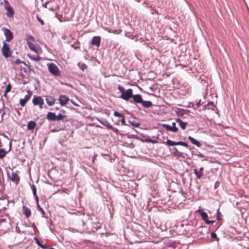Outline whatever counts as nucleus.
<instances>
[{
    "mask_svg": "<svg viewBox=\"0 0 249 249\" xmlns=\"http://www.w3.org/2000/svg\"><path fill=\"white\" fill-rule=\"evenodd\" d=\"M4 8L6 11V16L8 18L13 17L15 14V11L14 9L10 6L9 2L7 0H4Z\"/></svg>",
    "mask_w": 249,
    "mask_h": 249,
    "instance_id": "39448f33",
    "label": "nucleus"
},
{
    "mask_svg": "<svg viewBox=\"0 0 249 249\" xmlns=\"http://www.w3.org/2000/svg\"><path fill=\"white\" fill-rule=\"evenodd\" d=\"M196 212H198L200 214V215L202 217V210H201V209H198L197 211H196Z\"/></svg>",
    "mask_w": 249,
    "mask_h": 249,
    "instance_id": "c03bdc74",
    "label": "nucleus"
},
{
    "mask_svg": "<svg viewBox=\"0 0 249 249\" xmlns=\"http://www.w3.org/2000/svg\"><path fill=\"white\" fill-rule=\"evenodd\" d=\"M133 96V90L131 89H129L125 90L123 94H121V98L124 100H128L129 98Z\"/></svg>",
    "mask_w": 249,
    "mask_h": 249,
    "instance_id": "6e6552de",
    "label": "nucleus"
},
{
    "mask_svg": "<svg viewBox=\"0 0 249 249\" xmlns=\"http://www.w3.org/2000/svg\"><path fill=\"white\" fill-rule=\"evenodd\" d=\"M114 115L116 117H123L124 116V115L121 113H120L119 112H118V111H115L114 113Z\"/></svg>",
    "mask_w": 249,
    "mask_h": 249,
    "instance_id": "58836bf2",
    "label": "nucleus"
},
{
    "mask_svg": "<svg viewBox=\"0 0 249 249\" xmlns=\"http://www.w3.org/2000/svg\"><path fill=\"white\" fill-rule=\"evenodd\" d=\"M51 249H53V248H51Z\"/></svg>",
    "mask_w": 249,
    "mask_h": 249,
    "instance_id": "3c124183",
    "label": "nucleus"
},
{
    "mask_svg": "<svg viewBox=\"0 0 249 249\" xmlns=\"http://www.w3.org/2000/svg\"><path fill=\"white\" fill-rule=\"evenodd\" d=\"M22 210L23 213L25 217L28 218L31 215L32 212L31 210L25 206H23Z\"/></svg>",
    "mask_w": 249,
    "mask_h": 249,
    "instance_id": "4468645a",
    "label": "nucleus"
},
{
    "mask_svg": "<svg viewBox=\"0 0 249 249\" xmlns=\"http://www.w3.org/2000/svg\"><path fill=\"white\" fill-rule=\"evenodd\" d=\"M27 56L33 60L36 61H39L41 58L40 56H39L38 55H32L31 54L28 53L27 54Z\"/></svg>",
    "mask_w": 249,
    "mask_h": 249,
    "instance_id": "6ab92c4d",
    "label": "nucleus"
},
{
    "mask_svg": "<svg viewBox=\"0 0 249 249\" xmlns=\"http://www.w3.org/2000/svg\"><path fill=\"white\" fill-rule=\"evenodd\" d=\"M32 102L34 106L38 105L40 109L43 108V105L44 104V102L42 97L34 95Z\"/></svg>",
    "mask_w": 249,
    "mask_h": 249,
    "instance_id": "423d86ee",
    "label": "nucleus"
},
{
    "mask_svg": "<svg viewBox=\"0 0 249 249\" xmlns=\"http://www.w3.org/2000/svg\"><path fill=\"white\" fill-rule=\"evenodd\" d=\"M201 102V100H199L198 102L197 103H196V105H197V106L198 107L199 106V104Z\"/></svg>",
    "mask_w": 249,
    "mask_h": 249,
    "instance_id": "49530a36",
    "label": "nucleus"
},
{
    "mask_svg": "<svg viewBox=\"0 0 249 249\" xmlns=\"http://www.w3.org/2000/svg\"><path fill=\"white\" fill-rule=\"evenodd\" d=\"M208 216L207 213L203 212V220H205L206 223L208 224L213 223V221L208 220Z\"/></svg>",
    "mask_w": 249,
    "mask_h": 249,
    "instance_id": "393cba45",
    "label": "nucleus"
},
{
    "mask_svg": "<svg viewBox=\"0 0 249 249\" xmlns=\"http://www.w3.org/2000/svg\"><path fill=\"white\" fill-rule=\"evenodd\" d=\"M36 126V122L33 121H31L28 123L27 124V128L29 130H33L35 128Z\"/></svg>",
    "mask_w": 249,
    "mask_h": 249,
    "instance_id": "412c9836",
    "label": "nucleus"
},
{
    "mask_svg": "<svg viewBox=\"0 0 249 249\" xmlns=\"http://www.w3.org/2000/svg\"><path fill=\"white\" fill-rule=\"evenodd\" d=\"M101 41V36H95L92 37L91 41V44L93 46H95L97 47H99L100 45Z\"/></svg>",
    "mask_w": 249,
    "mask_h": 249,
    "instance_id": "9b49d317",
    "label": "nucleus"
},
{
    "mask_svg": "<svg viewBox=\"0 0 249 249\" xmlns=\"http://www.w3.org/2000/svg\"><path fill=\"white\" fill-rule=\"evenodd\" d=\"M16 230H17V231H18V230H19V229H18V228H16Z\"/></svg>",
    "mask_w": 249,
    "mask_h": 249,
    "instance_id": "de8ad7c7",
    "label": "nucleus"
},
{
    "mask_svg": "<svg viewBox=\"0 0 249 249\" xmlns=\"http://www.w3.org/2000/svg\"><path fill=\"white\" fill-rule=\"evenodd\" d=\"M211 236L212 238H215L217 237L216 234L214 232H212Z\"/></svg>",
    "mask_w": 249,
    "mask_h": 249,
    "instance_id": "37998d69",
    "label": "nucleus"
},
{
    "mask_svg": "<svg viewBox=\"0 0 249 249\" xmlns=\"http://www.w3.org/2000/svg\"><path fill=\"white\" fill-rule=\"evenodd\" d=\"M177 142L172 141L170 140H168L165 143L166 144L169 146H174L177 145Z\"/></svg>",
    "mask_w": 249,
    "mask_h": 249,
    "instance_id": "c85d7f7f",
    "label": "nucleus"
},
{
    "mask_svg": "<svg viewBox=\"0 0 249 249\" xmlns=\"http://www.w3.org/2000/svg\"><path fill=\"white\" fill-rule=\"evenodd\" d=\"M59 101L62 106L66 105L69 101V98L66 95H61L59 97Z\"/></svg>",
    "mask_w": 249,
    "mask_h": 249,
    "instance_id": "ddd939ff",
    "label": "nucleus"
},
{
    "mask_svg": "<svg viewBox=\"0 0 249 249\" xmlns=\"http://www.w3.org/2000/svg\"><path fill=\"white\" fill-rule=\"evenodd\" d=\"M36 243L38 244V246H39L41 248H42V249H46V247L45 245H43L42 244H41L39 241L37 239H36Z\"/></svg>",
    "mask_w": 249,
    "mask_h": 249,
    "instance_id": "4c0bfd02",
    "label": "nucleus"
},
{
    "mask_svg": "<svg viewBox=\"0 0 249 249\" xmlns=\"http://www.w3.org/2000/svg\"><path fill=\"white\" fill-rule=\"evenodd\" d=\"M65 117V116L61 114H59L57 116H56V120H61L63 119V118Z\"/></svg>",
    "mask_w": 249,
    "mask_h": 249,
    "instance_id": "e433bc0d",
    "label": "nucleus"
},
{
    "mask_svg": "<svg viewBox=\"0 0 249 249\" xmlns=\"http://www.w3.org/2000/svg\"><path fill=\"white\" fill-rule=\"evenodd\" d=\"M2 30L6 37V39L5 40V42L11 41L14 38V35L13 33L9 29L6 28L5 27H3L2 28Z\"/></svg>",
    "mask_w": 249,
    "mask_h": 249,
    "instance_id": "0eeeda50",
    "label": "nucleus"
},
{
    "mask_svg": "<svg viewBox=\"0 0 249 249\" xmlns=\"http://www.w3.org/2000/svg\"><path fill=\"white\" fill-rule=\"evenodd\" d=\"M13 52L10 49V45L6 43L5 41L3 42V45L1 48V53L5 58L9 57L12 53Z\"/></svg>",
    "mask_w": 249,
    "mask_h": 249,
    "instance_id": "20e7f679",
    "label": "nucleus"
},
{
    "mask_svg": "<svg viewBox=\"0 0 249 249\" xmlns=\"http://www.w3.org/2000/svg\"><path fill=\"white\" fill-rule=\"evenodd\" d=\"M211 82V79H209V81H207L206 83L207 84V87L206 89V94L204 96V98L208 102L207 105H205L203 107L205 110L206 109H212L214 110L215 108V105L213 101L215 98L217 97V96L212 91L211 89H208V85L209 83Z\"/></svg>",
    "mask_w": 249,
    "mask_h": 249,
    "instance_id": "f257e3e1",
    "label": "nucleus"
},
{
    "mask_svg": "<svg viewBox=\"0 0 249 249\" xmlns=\"http://www.w3.org/2000/svg\"><path fill=\"white\" fill-rule=\"evenodd\" d=\"M121 123L123 125H124L126 124L125 121V117L124 116L122 117V119L121 120Z\"/></svg>",
    "mask_w": 249,
    "mask_h": 249,
    "instance_id": "79ce46f5",
    "label": "nucleus"
},
{
    "mask_svg": "<svg viewBox=\"0 0 249 249\" xmlns=\"http://www.w3.org/2000/svg\"><path fill=\"white\" fill-rule=\"evenodd\" d=\"M144 142H151V143H156L157 142V141L156 140H151V139H146Z\"/></svg>",
    "mask_w": 249,
    "mask_h": 249,
    "instance_id": "f704fd0d",
    "label": "nucleus"
},
{
    "mask_svg": "<svg viewBox=\"0 0 249 249\" xmlns=\"http://www.w3.org/2000/svg\"><path fill=\"white\" fill-rule=\"evenodd\" d=\"M26 67L23 69L25 73L29 75L32 72H34V71L30 68V67L26 64Z\"/></svg>",
    "mask_w": 249,
    "mask_h": 249,
    "instance_id": "aec40b11",
    "label": "nucleus"
},
{
    "mask_svg": "<svg viewBox=\"0 0 249 249\" xmlns=\"http://www.w3.org/2000/svg\"><path fill=\"white\" fill-rule=\"evenodd\" d=\"M79 67H80V69L82 71H84V70H86L88 68V66L86 64L84 63H82L81 64H78Z\"/></svg>",
    "mask_w": 249,
    "mask_h": 249,
    "instance_id": "7c9ffc66",
    "label": "nucleus"
},
{
    "mask_svg": "<svg viewBox=\"0 0 249 249\" xmlns=\"http://www.w3.org/2000/svg\"><path fill=\"white\" fill-rule=\"evenodd\" d=\"M46 118L48 120L54 121L56 120V115L54 113L49 112L47 115Z\"/></svg>",
    "mask_w": 249,
    "mask_h": 249,
    "instance_id": "f3484780",
    "label": "nucleus"
},
{
    "mask_svg": "<svg viewBox=\"0 0 249 249\" xmlns=\"http://www.w3.org/2000/svg\"><path fill=\"white\" fill-rule=\"evenodd\" d=\"M37 20L41 23L42 25H44V21L38 16L36 17Z\"/></svg>",
    "mask_w": 249,
    "mask_h": 249,
    "instance_id": "a19ab883",
    "label": "nucleus"
},
{
    "mask_svg": "<svg viewBox=\"0 0 249 249\" xmlns=\"http://www.w3.org/2000/svg\"><path fill=\"white\" fill-rule=\"evenodd\" d=\"M16 230H17V231H18V230H19V229H18V228H16Z\"/></svg>",
    "mask_w": 249,
    "mask_h": 249,
    "instance_id": "8fccbe9b",
    "label": "nucleus"
},
{
    "mask_svg": "<svg viewBox=\"0 0 249 249\" xmlns=\"http://www.w3.org/2000/svg\"><path fill=\"white\" fill-rule=\"evenodd\" d=\"M14 63L16 64H19L20 63H22V64H24L25 65H26V63L25 62L20 60L19 59H17L15 61Z\"/></svg>",
    "mask_w": 249,
    "mask_h": 249,
    "instance_id": "473e14b6",
    "label": "nucleus"
},
{
    "mask_svg": "<svg viewBox=\"0 0 249 249\" xmlns=\"http://www.w3.org/2000/svg\"><path fill=\"white\" fill-rule=\"evenodd\" d=\"M177 145H180L183 146H185L186 147H188V144L186 142H177Z\"/></svg>",
    "mask_w": 249,
    "mask_h": 249,
    "instance_id": "2f4dec72",
    "label": "nucleus"
},
{
    "mask_svg": "<svg viewBox=\"0 0 249 249\" xmlns=\"http://www.w3.org/2000/svg\"><path fill=\"white\" fill-rule=\"evenodd\" d=\"M27 92L28 94L25 96L24 98L21 99L19 101L20 104L22 107H24L25 106L26 103L30 100L32 95V92L31 91L27 90Z\"/></svg>",
    "mask_w": 249,
    "mask_h": 249,
    "instance_id": "9d476101",
    "label": "nucleus"
},
{
    "mask_svg": "<svg viewBox=\"0 0 249 249\" xmlns=\"http://www.w3.org/2000/svg\"><path fill=\"white\" fill-rule=\"evenodd\" d=\"M176 121L182 129H185L187 125V123L183 122L179 118L177 119Z\"/></svg>",
    "mask_w": 249,
    "mask_h": 249,
    "instance_id": "a211bd4d",
    "label": "nucleus"
},
{
    "mask_svg": "<svg viewBox=\"0 0 249 249\" xmlns=\"http://www.w3.org/2000/svg\"><path fill=\"white\" fill-rule=\"evenodd\" d=\"M118 89L120 90V91L121 92V94H123V93L125 91L124 90V88L123 86H122L121 85H118Z\"/></svg>",
    "mask_w": 249,
    "mask_h": 249,
    "instance_id": "c9c22d12",
    "label": "nucleus"
},
{
    "mask_svg": "<svg viewBox=\"0 0 249 249\" xmlns=\"http://www.w3.org/2000/svg\"><path fill=\"white\" fill-rule=\"evenodd\" d=\"M32 191H33V193L34 196L36 198V200L37 203H38V201H39V198H38V196H37V194H36V186H35V185L33 184L32 185Z\"/></svg>",
    "mask_w": 249,
    "mask_h": 249,
    "instance_id": "4be33fe9",
    "label": "nucleus"
},
{
    "mask_svg": "<svg viewBox=\"0 0 249 249\" xmlns=\"http://www.w3.org/2000/svg\"><path fill=\"white\" fill-rule=\"evenodd\" d=\"M188 139L190 140V141L194 144L197 145L198 147H200L201 143L198 142L197 140L193 138V137L189 136Z\"/></svg>",
    "mask_w": 249,
    "mask_h": 249,
    "instance_id": "b1692460",
    "label": "nucleus"
},
{
    "mask_svg": "<svg viewBox=\"0 0 249 249\" xmlns=\"http://www.w3.org/2000/svg\"><path fill=\"white\" fill-rule=\"evenodd\" d=\"M134 102L136 103H141L142 102V96L140 94H135L132 96Z\"/></svg>",
    "mask_w": 249,
    "mask_h": 249,
    "instance_id": "dca6fc26",
    "label": "nucleus"
},
{
    "mask_svg": "<svg viewBox=\"0 0 249 249\" xmlns=\"http://www.w3.org/2000/svg\"><path fill=\"white\" fill-rule=\"evenodd\" d=\"M26 41L29 48L36 53H38L40 48L39 47H36L34 43L35 42L34 37L31 35L28 36L27 37Z\"/></svg>",
    "mask_w": 249,
    "mask_h": 249,
    "instance_id": "f03ea898",
    "label": "nucleus"
},
{
    "mask_svg": "<svg viewBox=\"0 0 249 249\" xmlns=\"http://www.w3.org/2000/svg\"><path fill=\"white\" fill-rule=\"evenodd\" d=\"M202 171V167H201L200 168V171H198L196 169H195L194 170V172L196 174V175L197 176V177L199 178H200L201 177L202 174L201 171Z\"/></svg>",
    "mask_w": 249,
    "mask_h": 249,
    "instance_id": "bb28decb",
    "label": "nucleus"
},
{
    "mask_svg": "<svg viewBox=\"0 0 249 249\" xmlns=\"http://www.w3.org/2000/svg\"><path fill=\"white\" fill-rule=\"evenodd\" d=\"M133 124V125H134V126H136V127H138V126H139V124Z\"/></svg>",
    "mask_w": 249,
    "mask_h": 249,
    "instance_id": "a18cd8bd",
    "label": "nucleus"
},
{
    "mask_svg": "<svg viewBox=\"0 0 249 249\" xmlns=\"http://www.w3.org/2000/svg\"><path fill=\"white\" fill-rule=\"evenodd\" d=\"M16 230H17V231H18V230H19V229H18V228H16Z\"/></svg>",
    "mask_w": 249,
    "mask_h": 249,
    "instance_id": "09e8293b",
    "label": "nucleus"
},
{
    "mask_svg": "<svg viewBox=\"0 0 249 249\" xmlns=\"http://www.w3.org/2000/svg\"><path fill=\"white\" fill-rule=\"evenodd\" d=\"M7 152L5 151L3 149H0V159L4 158L7 154Z\"/></svg>",
    "mask_w": 249,
    "mask_h": 249,
    "instance_id": "cd10ccee",
    "label": "nucleus"
},
{
    "mask_svg": "<svg viewBox=\"0 0 249 249\" xmlns=\"http://www.w3.org/2000/svg\"><path fill=\"white\" fill-rule=\"evenodd\" d=\"M141 103L143 107L146 108L151 107L153 106V104L151 101H145L142 100V102Z\"/></svg>",
    "mask_w": 249,
    "mask_h": 249,
    "instance_id": "5701e85b",
    "label": "nucleus"
},
{
    "mask_svg": "<svg viewBox=\"0 0 249 249\" xmlns=\"http://www.w3.org/2000/svg\"><path fill=\"white\" fill-rule=\"evenodd\" d=\"M11 89H12V85L10 83H9L6 86L5 90L3 94V96L7 97V93H8L9 92H10L11 91Z\"/></svg>",
    "mask_w": 249,
    "mask_h": 249,
    "instance_id": "a878e982",
    "label": "nucleus"
},
{
    "mask_svg": "<svg viewBox=\"0 0 249 249\" xmlns=\"http://www.w3.org/2000/svg\"><path fill=\"white\" fill-rule=\"evenodd\" d=\"M49 71L54 76L60 75L61 72L58 67L53 63H48L47 64Z\"/></svg>",
    "mask_w": 249,
    "mask_h": 249,
    "instance_id": "7ed1b4c3",
    "label": "nucleus"
},
{
    "mask_svg": "<svg viewBox=\"0 0 249 249\" xmlns=\"http://www.w3.org/2000/svg\"><path fill=\"white\" fill-rule=\"evenodd\" d=\"M37 208H38V210L40 212H41L42 214L44 215L45 214V213L44 211L43 210V209L38 204V203H37Z\"/></svg>",
    "mask_w": 249,
    "mask_h": 249,
    "instance_id": "ea45409f",
    "label": "nucleus"
},
{
    "mask_svg": "<svg viewBox=\"0 0 249 249\" xmlns=\"http://www.w3.org/2000/svg\"><path fill=\"white\" fill-rule=\"evenodd\" d=\"M163 126L167 130H170L171 131L176 132L178 131V128L176 126V123H173L172 124V125H170L169 124H163Z\"/></svg>",
    "mask_w": 249,
    "mask_h": 249,
    "instance_id": "f8f14e48",
    "label": "nucleus"
},
{
    "mask_svg": "<svg viewBox=\"0 0 249 249\" xmlns=\"http://www.w3.org/2000/svg\"><path fill=\"white\" fill-rule=\"evenodd\" d=\"M99 121L103 125L106 126L108 129H109L110 127V126L111 125L107 121L103 122V121L99 120Z\"/></svg>",
    "mask_w": 249,
    "mask_h": 249,
    "instance_id": "c756f323",
    "label": "nucleus"
},
{
    "mask_svg": "<svg viewBox=\"0 0 249 249\" xmlns=\"http://www.w3.org/2000/svg\"><path fill=\"white\" fill-rule=\"evenodd\" d=\"M46 101L49 106H52L55 104V99L52 96H47L46 97Z\"/></svg>",
    "mask_w": 249,
    "mask_h": 249,
    "instance_id": "2eb2a0df",
    "label": "nucleus"
},
{
    "mask_svg": "<svg viewBox=\"0 0 249 249\" xmlns=\"http://www.w3.org/2000/svg\"><path fill=\"white\" fill-rule=\"evenodd\" d=\"M109 129L112 130L113 132H114L116 134H118L119 133V130L117 128L113 127V126L112 125L111 126H110V127Z\"/></svg>",
    "mask_w": 249,
    "mask_h": 249,
    "instance_id": "72a5a7b5",
    "label": "nucleus"
},
{
    "mask_svg": "<svg viewBox=\"0 0 249 249\" xmlns=\"http://www.w3.org/2000/svg\"><path fill=\"white\" fill-rule=\"evenodd\" d=\"M8 177L11 181L15 182L17 185L18 183L20 180V177L18 174L13 171L12 172L11 175H8Z\"/></svg>",
    "mask_w": 249,
    "mask_h": 249,
    "instance_id": "1a4fd4ad",
    "label": "nucleus"
}]
</instances>
